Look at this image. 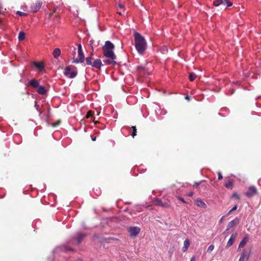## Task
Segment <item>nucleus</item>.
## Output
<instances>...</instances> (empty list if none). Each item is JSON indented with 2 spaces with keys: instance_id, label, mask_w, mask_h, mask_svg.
Segmentation results:
<instances>
[{
  "instance_id": "9",
  "label": "nucleus",
  "mask_w": 261,
  "mask_h": 261,
  "mask_svg": "<svg viewBox=\"0 0 261 261\" xmlns=\"http://www.w3.org/2000/svg\"><path fill=\"white\" fill-rule=\"evenodd\" d=\"M240 219L238 217H236L233 220H231L228 223L227 227H228V229L233 228L237 224H238L240 223Z\"/></svg>"
},
{
  "instance_id": "36",
  "label": "nucleus",
  "mask_w": 261,
  "mask_h": 261,
  "mask_svg": "<svg viewBox=\"0 0 261 261\" xmlns=\"http://www.w3.org/2000/svg\"><path fill=\"white\" fill-rule=\"evenodd\" d=\"M176 197L177 198V199H178L179 200H180L182 202H183L184 203H187V202L185 200V199L182 197H181L179 196H176Z\"/></svg>"
},
{
  "instance_id": "31",
  "label": "nucleus",
  "mask_w": 261,
  "mask_h": 261,
  "mask_svg": "<svg viewBox=\"0 0 261 261\" xmlns=\"http://www.w3.org/2000/svg\"><path fill=\"white\" fill-rule=\"evenodd\" d=\"M223 4L222 5L226 6L227 7H230L232 5V3L228 0H226V2H223Z\"/></svg>"
},
{
  "instance_id": "3",
  "label": "nucleus",
  "mask_w": 261,
  "mask_h": 261,
  "mask_svg": "<svg viewBox=\"0 0 261 261\" xmlns=\"http://www.w3.org/2000/svg\"><path fill=\"white\" fill-rule=\"evenodd\" d=\"M77 74V69L73 65L66 66V76L69 78H74Z\"/></svg>"
},
{
  "instance_id": "53",
  "label": "nucleus",
  "mask_w": 261,
  "mask_h": 261,
  "mask_svg": "<svg viewBox=\"0 0 261 261\" xmlns=\"http://www.w3.org/2000/svg\"><path fill=\"white\" fill-rule=\"evenodd\" d=\"M224 217V216H222V218L220 219V221H219V222L221 223L222 221V219H223V218Z\"/></svg>"
},
{
  "instance_id": "39",
  "label": "nucleus",
  "mask_w": 261,
  "mask_h": 261,
  "mask_svg": "<svg viewBox=\"0 0 261 261\" xmlns=\"http://www.w3.org/2000/svg\"><path fill=\"white\" fill-rule=\"evenodd\" d=\"M16 14L17 15H18L19 16H26L27 15L26 13H25L24 12H22L21 11H19L16 12Z\"/></svg>"
},
{
  "instance_id": "44",
  "label": "nucleus",
  "mask_w": 261,
  "mask_h": 261,
  "mask_svg": "<svg viewBox=\"0 0 261 261\" xmlns=\"http://www.w3.org/2000/svg\"><path fill=\"white\" fill-rule=\"evenodd\" d=\"M251 251L250 250L249 253V254L248 255V256L246 257V260H248L249 259L250 257V255H251Z\"/></svg>"
},
{
  "instance_id": "55",
  "label": "nucleus",
  "mask_w": 261,
  "mask_h": 261,
  "mask_svg": "<svg viewBox=\"0 0 261 261\" xmlns=\"http://www.w3.org/2000/svg\"><path fill=\"white\" fill-rule=\"evenodd\" d=\"M113 117L114 119H116L117 118V115H113Z\"/></svg>"
},
{
  "instance_id": "22",
  "label": "nucleus",
  "mask_w": 261,
  "mask_h": 261,
  "mask_svg": "<svg viewBox=\"0 0 261 261\" xmlns=\"http://www.w3.org/2000/svg\"><path fill=\"white\" fill-rule=\"evenodd\" d=\"M53 54L54 58L57 59L61 55L60 49L58 48H55L53 51Z\"/></svg>"
},
{
  "instance_id": "5",
  "label": "nucleus",
  "mask_w": 261,
  "mask_h": 261,
  "mask_svg": "<svg viewBox=\"0 0 261 261\" xmlns=\"http://www.w3.org/2000/svg\"><path fill=\"white\" fill-rule=\"evenodd\" d=\"M141 231L140 227L138 226H130L128 229L129 236L132 238L137 237Z\"/></svg>"
},
{
  "instance_id": "13",
  "label": "nucleus",
  "mask_w": 261,
  "mask_h": 261,
  "mask_svg": "<svg viewBox=\"0 0 261 261\" xmlns=\"http://www.w3.org/2000/svg\"><path fill=\"white\" fill-rule=\"evenodd\" d=\"M249 240V235L246 234L239 244V248L244 247Z\"/></svg>"
},
{
  "instance_id": "43",
  "label": "nucleus",
  "mask_w": 261,
  "mask_h": 261,
  "mask_svg": "<svg viewBox=\"0 0 261 261\" xmlns=\"http://www.w3.org/2000/svg\"><path fill=\"white\" fill-rule=\"evenodd\" d=\"M194 195V193L193 192H191L187 194V195L189 197H192Z\"/></svg>"
},
{
  "instance_id": "18",
  "label": "nucleus",
  "mask_w": 261,
  "mask_h": 261,
  "mask_svg": "<svg viewBox=\"0 0 261 261\" xmlns=\"http://www.w3.org/2000/svg\"><path fill=\"white\" fill-rule=\"evenodd\" d=\"M102 240L105 242L107 243H110L112 241H119V240L118 239L113 238V237H108V238H102Z\"/></svg>"
},
{
  "instance_id": "20",
  "label": "nucleus",
  "mask_w": 261,
  "mask_h": 261,
  "mask_svg": "<svg viewBox=\"0 0 261 261\" xmlns=\"http://www.w3.org/2000/svg\"><path fill=\"white\" fill-rule=\"evenodd\" d=\"M233 180L229 179L227 182L224 184V186L228 189H232L233 188Z\"/></svg>"
},
{
  "instance_id": "48",
  "label": "nucleus",
  "mask_w": 261,
  "mask_h": 261,
  "mask_svg": "<svg viewBox=\"0 0 261 261\" xmlns=\"http://www.w3.org/2000/svg\"><path fill=\"white\" fill-rule=\"evenodd\" d=\"M71 212H73V211H71V210H68V213H69V214H68V217H70V215H71V214H70V213H71Z\"/></svg>"
},
{
  "instance_id": "56",
  "label": "nucleus",
  "mask_w": 261,
  "mask_h": 261,
  "mask_svg": "<svg viewBox=\"0 0 261 261\" xmlns=\"http://www.w3.org/2000/svg\"><path fill=\"white\" fill-rule=\"evenodd\" d=\"M241 248H239V247H238V248L237 250H238V251H241Z\"/></svg>"
},
{
  "instance_id": "1",
  "label": "nucleus",
  "mask_w": 261,
  "mask_h": 261,
  "mask_svg": "<svg viewBox=\"0 0 261 261\" xmlns=\"http://www.w3.org/2000/svg\"><path fill=\"white\" fill-rule=\"evenodd\" d=\"M134 37L136 49L140 55H143L147 48L146 40L144 37L138 32L134 33Z\"/></svg>"
},
{
  "instance_id": "21",
  "label": "nucleus",
  "mask_w": 261,
  "mask_h": 261,
  "mask_svg": "<svg viewBox=\"0 0 261 261\" xmlns=\"http://www.w3.org/2000/svg\"><path fill=\"white\" fill-rule=\"evenodd\" d=\"M103 62L108 65H112L113 66H115L117 64V62L115 61L114 60H112L109 58V59L103 60Z\"/></svg>"
},
{
  "instance_id": "57",
  "label": "nucleus",
  "mask_w": 261,
  "mask_h": 261,
  "mask_svg": "<svg viewBox=\"0 0 261 261\" xmlns=\"http://www.w3.org/2000/svg\"><path fill=\"white\" fill-rule=\"evenodd\" d=\"M63 73H64V74H65V69H64V70H63Z\"/></svg>"
},
{
  "instance_id": "60",
  "label": "nucleus",
  "mask_w": 261,
  "mask_h": 261,
  "mask_svg": "<svg viewBox=\"0 0 261 261\" xmlns=\"http://www.w3.org/2000/svg\"><path fill=\"white\" fill-rule=\"evenodd\" d=\"M94 238H98V237H97V236H95V235H94Z\"/></svg>"
},
{
  "instance_id": "10",
  "label": "nucleus",
  "mask_w": 261,
  "mask_h": 261,
  "mask_svg": "<svg viewBox=\"0 0 261 261\" xmlns=\"http://www.w3.org/2000/svg\"><path fill=\"white\" fill-rule=\"evenodd\" d=\"M154 204L156 205L160 206L163 207H168L169 206V204L168 203L162 201V200L159 198L155 199Z\"/></svg>"
},
{
  "instance_id": "59",
  "label": "nucleus",
  "mask_w": 261,
  "mask_h": 261,
  "mask_svg": "<svg viewBox=\"0 0 261 261\" xmlns=\"http://www.w3.org/2000/svg\"><path fill=\"white\" fill-rule=\"evenodd\" d=\"M117 13H118V14H119V15H122V14H121V12H117Z\"/></svg>"
},
{
  "instance_id": "16",
  "label": "nucleus",
  "mask_w": 261,
  "mask_h": 261,
  "mask_svg": "<svg viewBox=\"0 0 261 261\" xmlns=\"http://www.w3.org/2000/svg\"><path fill=\"white\" fill-rule=\"evenodd\" d=\"M28 85L32 86L33 88H38L39 86V83L35 79L31 80L28 84Z\"/></svg>"
},
{
  "instance_id": "47",
  "label": "nucleus",
  "mask_w": 261,
  "mask_h": 261,
  "mask_svg": "<svg viewBox=\"0 0 261 261\" xmlns=\"http://www.w3.org/2000/svg\"><path fill=\"white\" fill-rule=\"evenodd\" d=\"M190 261H195V257L194 256H193L191 259Z\"/></svg>"
},
{
  "instance_id": "25",
  "label": "nucleus",
  "mask_w": 261,
  "mask_h": 261,
  "mask_svg": "<svg viewBox=\"0 0 261 261\" xmlns=\"http://www.w3.org/2000/svg\"><path fill=\"white\" fill-rule=\"evenodd\" d=\"M223 2H226V0H214L213 5L216 7H218L222 5L223 4Z\"/></svg>"
},
{
  "instance_id": "12",
  "label": "nucleus",
  "mask_w": 261,
  "mask_h": 261,
  "mask_svg": "<svg viewBox=\"0 0 261 261\" xmlns=\"http://www.w3.org/2000/svg\"><path fill=\"white\" fill-rule=\"evenodd\" d=\"M102 65V64L101 63V61L100 59H97L94 61V62L92 63V66L97 69H100Z\"/></svg>"
},
{
  "instance_id": "17",
  "label": "nucleus",
  "mask_w": 261,
  "mask_h": 261,
  "mask_svg": "<svg viewBox=\"0 0 261 261\" xmlns=\"http://www.w3.org/2000/svg\"><path fill=\"white\" fill-rule=\"evenodd\" d=\"M102 47L114 49L115 48V46L111 41H106L105 44Z\"/></svg>"
},
{
  "instance_id": "19",
  "label": "nucleus",
  "mask_w": 261,
  "mask_h": 261,
  "mask_svg": "<svg viewBox=\"0 0 261 261\" xmlns=\"http://www.w3.org/2000/svg\"><path fill=\"white\" fill-rule=\"evenodd\" d=\"M190 245V242L189 239H187L184 242V247L182 248V251L185 252L187 250L188 247Z\"/></svg>"
},
{
  "instance_id": "51",
  "label": "nucleus",
  "mask_w": 261,
  "mask_h": 261,
  "mask_svg": "<svg viewBox=\"0 0 261 261\" xmlns=\"http://www.w3.org/2000/svg\"><path fill=\"white\" fill-rule=\"evenodd\" d=\"M89 42H90V45L91 46H92V45H93V43H94V41H93V40H90Z\"/></svg>"
},
{
  "instance_id": "27",
  "label": "nucleus",
  "mask_w": 261,
  "mask_h": 261,
  "mask_svg": "<svg viewBox=\"0 0 261 261\" xmlns=\"http://www.w3.org/2000/svg\"><path fill=\"white\" fill-rule=\"evenodd\" d=\"M86 64L88 65H92V60H93V58L91 57H87L86 58Z\"/></svg>"
},
{
  "instance_id": "28",
  "label": "nucleus",
  "mask_w": 261,
  "mask_h": 261,
  "mask_svg": "<svg viewBox=\"0 0 261 261\" xmlns=\"http://www.w3.org/2000/svg\"><path fill=\"white\" fill-rule=\"evenodd\" d=\"M197 77V75L194 72H191L189 74V80L190 81H193Z\"/></svg>"
},
{
  "instance_id": "46",
  "label": "nucleus",
  "mask_w": 261,
  "mask_h": 261,
  "mask_svg": "<svg viewBox=\"0 0 261 261\" xmlns=\"http://www.w3.org/2000/svg\"><path fill=\"white\" fill-rule=\"evenodd\" d=\"M185 99L188 100H190V97L188 95H186L185 96Z\"/></svg>"
},
{
  "instance_id": "8",
  "label": "nucleus",
  "mask_w": 261,
  "mask_h": 261,
  "mask_svg": "<svg viewBox=\"0 0 261 261\" xmlns=\"http://www.w3.org/2000/svg\"><path fill=\"white\" fill-rule=\"evenodd\" d=\"M237 234H238L237 232H235L234 233H232L231 235V237H230V239H229L228 241L227 242V244L226 245L225 248L226 249L229 248L232 245Z\"/></svg>"
},
{
  "instance_id": "2",
  "label": "nucleus",
  "mask_w": 261,
  "mask_h": 261,
  "mask_svg": "<svg viewBox=\"0 0 261 261\" xmlns=\"http://www.w3.org/2000/svg\"><path fill=\"white\" fill-rule=\"evenodd\" d=\"M77 53L78 58H73L72 63L76 64L83 63L85 61V56L82 50V45L81 44H79L77 45Z\"/></svg>"
},
{
  "instance_id": "4",
  "label": "nucleus",
  "mask_w": 261,
  "mask_h": 261,
  "mask_svg": "<svg viewBox=\"0 0 261 261\" xmlns=\"http://www.w3.org/2000/svg\"><path fill=\"white\" fill-rule=\"evenodd\" d=\"M103 56L112 60H115L116 56L115 55L113 49H108L107 48H102Z\"/></svg>"
},
{
  "instance_id": "41",
  "label": "nucleus",
  "mask_w": 261,
  "mask_h": 261,
  "mask_svg": "<svg viewBox=\"0 0 261 261\" xmlns=\"http://www.w3.org/2000/svg\"><path fill=\"white\" fill-rule=\"evenodd\" d=\"M70 50L72 51L73 54H75L76 48L75 47H70Z\"/></svg>"
},
{
  "instance_id": "37",
  "label": "nucleus",
  "mask_w": 261,
  "mask_h": 261,
  "mask_svg": "<svg viewBox=\"0 0 261 261\" xmlns=\"http://www.w3.org/2000/svg\"><path fill=\"white\" fill-rule=\"evenodd\" d=\"M220 111L224 113H229V110L227 108H223L221 109Z\"/></svg>"
},
{
  "instance_id": "42",
  "label": "nucleus",
  "mask_w": 261,
  "mask_h": 261,
  "mask_svg": "<svg viewBox=\"0 0 261 261\" xmlns=\"http://www.w3.org/2000/svg\"><path fill=\"white\" fill-rule=\"evenodd\" d=\"M91 138L92 141H95L96 140V137L94 135L91 136Z\"/></svg>"
},
{
  "instance_id": "14",
  "label": "nucleus",
  "mask_w": 261,
  "mask_h": 261,
  "mask_svg": "<svg viewBox=\"0 0 261 261\" xmlns=\"http://www.w3.org/2000/svg\"><path fill=\"white\" fill-rule=\"evenodd\" d=\"M137 70L140 75L141 76L145 75L147 73V69L145 67L141 66L138 67Z\"/></svg>"
},
{
  "instance_id": "45",
  "label": "nucleus",
  "mask_w": 261,
  "mask_h": 261,
  "mask_svg": "<svg viewBox=\"0 0 261 261\" xmlns=\"http://www.w3.org/2000/svg\"><path fill=\"white\" fill-rule=\"evenodd\" d=\"M73 249L72 248L68 247L66 246V252L68 251H73Z\"/></svg>"
},
{
  "instance_id": "35",
  "label": "nucleus",
  "mask_w": 261,
  "mask_h": 261,
  "mask_svg": "<svg viewBox=\"0 0 261 261\" xmlns=\"http://www.w3.org/2000/svg\"><path fill=\"white\" fill-rule=\"evenodd\" d=\"M60 123H61V120H59L56 122L51 123L50 125L53 127H55V126L59 125Z\"/></svg>"
},
{
  "instance_id": "58",
  "label": "nucleus",
  "mask_w": 261,
  "mask_h": 261,
  "mask_svg": "<svg viewBox=\"0 0 261 261\" xmlns=\"http://www.w3.org/2000/svg\"><path fill=\"white\" fill-rule=\"evenodd\" d=\"M68 140H69V139L66 137V144H67V142H68Z\"/></svg>"
},
{
  "instance_id": "34",
  "label": "nucleus",
  "mask_w": 261,
  "mask_h": 261,
  "mask_svg": "<svg viewBox=\"0 0 261 261\" xmlns=\"http://www.w3.org/2000/svg\"><path fill=\"white\" fill-rule=\"evenodd\" d=\"M238 208V205L237 204H236L229 212L228 213H227V215H229L230 213H231V212L237 210Z\"/></svg>"
},
{
  "instance_id": "40",
  "label": "nucleus",
  "mask_w": 261,
  "mask_h": 261,
  "mask_svg": "<svg viewBox=\"0 0 261 261\" xmlns=\"http://www.w3.org/2000/svg\"><path fill=\"white\" fill-rule=\"evenodd\" d=\"M218 180H219L222 179L223 176L220 171L218 172Z\"/></svg>"
},
{
  "instance_id": "38",
  "label": "nucleus",
  "mask_w": 261,
  "mask_h": 261,
  "mask_svg": "<svg viewBox=\"0 0 261 261\" xmlns=\"http://www.w3.org/2000/svg\"><path fill=\"white\" fill-rule=\"evenodd\" d=\"M205 181L204 180H202L199 182H195L194 186H195L196 187H198L202 182H205Z\"/></svg>"
},
{
  "instance_id": "52",
  "label": "nucleus",
  "mask_w": 261,
  "mask_h": 261,
  "mask_svg": "<svg viewBox=\"0 0 261 261\" xmlns=\"http://www.w3.org/2000/svg\"><path fill=\"white\" fill-rule=\"evenodd\" d=\"M119 7L121 9H122V8H123V5H122V4H120L119 5Z\"/></svg>"
},
{
  "instance_id": "15",
  "label": "nucleus",
  "mask_w": 261,
  "mask_h": 261,
  "mask_svg": "<svg viewBox=\"0 0 261 261\" xmlns=\"http://www.w3.org/2000/svg\"><path fill=\"white\" fill-rule=\"evenodd\" d=\"M196 204L198 207H203L204 208H206V204L200 199L198 198L195 200Z\"/></svg>"
},
{
  "instance_id": "23",
  "label": "nucleus",
  "mask_w": 261,
  "mask_h": 261,
  "mask_svg": "<svg viewBox=\"0 0 261 261\" xmlns=\"http://www.w3.org/2000/svg\"><path fill=\"white\" fill-rule=\"evenodd\" d=\"M34 65L40 71H42L44 69V65L42 63L34 62Z\"/></svg>"
},
{
  "instance_id": "7",
  "label": "nucleus",
  "mask_w": 261,
  "mask_h": 261,
  "mask_svg": "<svg viewBox=\"0 0 261 261\" xmlns=\"http://www.w3.org/2000/svg\"><path fill=\"white\" fill-rule=\"evenodd\" d=\"M41 6L42 2L40 0H38L31 5L30 7L31 10L32 12H36L39 11Z\"/></svg>"
},
{
  "instance_id": "30",
  "label": "nucleus",
  "mask_w": 261,
  "mask_h": 261,
  "mask_svg": "<svg viewBox=\"0 0 261 261\" xmlns=\"http://www.w3.org/2000/svg\"><path fill=\"white\" fill-rule=\"evenodd\" d=\"M132 128L133 129V132L131 135L133 137V138H134L135 136L137 135V128L135 126H133L132 127Z\"/></svg>"
},
{
  "instance_id": "54",
  "label": "nucleus",
  "mask_w": 261,
  "mask_h": 261,
  "mask_svg": "<svg viewBox=\"0 0 261 261\" xmlns=\"http://www.w3.org/2000/svg\"><path fill=\"white\" fill-rule=\"evenodd\" d=\"M86 118H89L90 117L92 116L93 115H86Z\"/></svg>"
},
{
  "instance_id": "11",
  "label": "nucleus",
  "mask_w": 261,
  "mask_h": 261,
  "mask_svg": "<svg viewBox=\"0 0 261 261\" xmlns=\"http://www.w3.org/2000/svg\"><path fill=\"white\" fill-rule=\"evenodd\" d=\"M87 236L86 233H77L76 234V240L77 244L82 243L84 239Z\"/></svg>"
},
{
  "instance_id": "24",
  "label": "nucleus",
  "mask_w": 261,
  "mask_h": 261,
  "mask_svg": "<svg viewBox=\"0 0 261 261\" xmlns=\"http://www.w3.org/2000/svg\"><path fill=\"white\" fill-rule=\"evenodd\" d=\"M38 93L40 94H41V95H44L46 93V89L45 88L43 87V86H39L38 87Z\"/></svg>"
},
{
  "instance_id": "49",
  "label": "nucleus",
  "mask_w": 261,
  "mask_h": 261,
  "mask_svg": "<svg viewBox=\"0 0 261 261\" xmlns=\"http://www.w3.org/2000/svg\"><path fill=\"white\" fill-rule=\"evenodd\" d=\"M86 114L89 115V114H94V113H92L91 111H88Z\"/></svg>"
},
{
  "instance_id": "33",
  "label": "nucleus",
  "mask_w": 261,
  "mask_h": 261,
  "mask_svg": "<svg viewBox=\"0 0 261 261\" xmlns=\"http://www.w3.org/2000/svg\"><path fill=\"white\" fill-rule=\"evenodd\" d=\"M214 248V246L213 245H210L207 248V252L208 253L211 252L213 250Z\"/></svg>"
},
{
  "instance_id": "32",
  "label": "nucleus",
  "mask_w": 261,
  "mask_h": 261,
  "mask_svg": "<svg viewBox=\"0 0 261 261\" xmlns=\"http://www.w3.org/2000/svg\"><path fill=\"white\" fill-rule=\"evenodd\" d=\"M231 198H236L238 200H240V196L237 193V192H233V194H232L231 196Z\"/></svg>"
},
{
  "instance_id": "6",
  "label": "nucleus",
  "mask_w": 261,
  "mask_h": 261,
  "mask_svg": "<svg viewBox=\"0 0 261 261\" xmlns=\"http://www.w3.org/2000/svg\"><path fill=\"white\" fill-rule=\"evenodd\" d=\"M257 190L254 186H250L249 187L248 191L245 193V195L248 197L251 198L255 195L257 194Z\"/></svg>"
},
{
  "instance_id": "50",
  "label": "nucleus",
  "mask_w": 261,
  "mask_h": 261,
  "mask_svg": "<svg viewBox=\"0 0 261 261\" xmlns=\"http://www.w3.org/2000/svg\"><path fill=\"white\" fill-rule=\"evenodd\" d=\"M229 229H228V227H227V228H226V229H225V230L223 232V233L224 234V233H227V232L228 231V230H229Z\"/></svg>"
},
{
  "instance_id": "26",
  "label": "nucleus",
  "mask_w": 261,
  "mask_h": 261,
  "mask_svg": "<svg viewBox=\"0 0 261 261\" xmlns=\"http://www.w3.org/2000/svg\"><path fill=\"white\" fill-rule=\"evenodd\" d=\"M25 34L24 32L21 31L18 35V40L19 41H23L25 39Z\"/></svg>"
},
{
  "instance_id": "29",
  "label": "nucleus",
  "mask_w": 261,
  "mask_h": 261,
  "mask_svg": "<svg viewBox=\"0 0 261 261\" xmlns=\"http://www.w3.org/2000/svg\"><path fill=\"white\" fill-rule=\"evenodd\" d=\"M246 256V251L245 250H243L242 253H241V256L239 259V261H244V259Z\"/></svg>"
}]
</instances>
